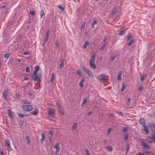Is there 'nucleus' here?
<instances>
[{
	"label": "nucleus",
	"instance_id": "f257e3e1",
	"mask_svg": "<svg viewBox=\"0 0 155 155\" xmlns=\"http://www.w3.org/2000/svg\"><path fill=\"white\" fill-rule=\"evenodd\" d=\"M95 54L93 53L91 56L90 60L89 62L90 67L92 69H95L96 68V66L94 62L95 61Z\"/></svg>",
	"mask_w": 155,
	"mask_h": 155
},
{
	"label": "nucleus",
	"instance_id": "f03ea898",
	"mask_svg": "<svg viewBox=\"0 0 155 155\" xmlns=\"http://www.w3.org/2000/svg\"><path fill=\"white\" fill-rule=\"evenodd\" d=\"M42 77V75L41 73H38V74L35 75V77L33 75H32L31 78L34 81H37L38 82H39L41 81V78Z\"/></svg>",
	"mask_w": 155,
	"mask_h": 155
},
{
	"label": "nucleus",
	"instance_id": "7ed1b4c3",
	"mask_svg": "<svg viewBox=\"0 0 155 155\" xmlns=\"http://www.w3.org/2000/svg\"><path fill=\"white\" fill-rule=\"evenodd\" d=\"M105 76V74H101L97 76V78L101 82H104L107 81L106 79L104 78Z\"/></svg>",
	"mask_w": 155,
	"mask_h": 155
},
{
	"label": "nucleus",
	"instance_id": "20e7f679",
	"mask_svg": "<svg viewBox=\"0 0 155 155\" xmlns=\"http://www.w3.org/2000/svg\"><path fill=\"white\" fill-rule=\"evenodd\" d=\"M23 109L25 111H29L33 109L32 106L31 105H24L22 106Z\"/></svg>",
	"mask_w": 155,
	"mask_h": 155
},
{
	"label": "nucleus",
	"instance_id": "39448f33",
	"mask_svg": "<svg viewBox=\"0 0 155 155\" xmlns=\"http://www.w3.org/2000/svg\"><path fill=\"white\" fill-rule=\"evenodd\" d=\"M140 142L141 145L143 147V149L149 150L150 149V147L148 146V144L145 143L143 140H141Z\"/></svg>",
	"mask_w": 155,
	"mask_h": 155
},
{
	"label": "nucleus",
	"instance_id": "423d86ee",
	"mask_svg": "<svg viewBox=\"0 0 155 155\" xmlns=\"http://www.w3.org/2000/svg\"><path fill=\"white\" fill-rule=\"evenodd\" d=\"M143 129L142 130V132L144 134H147L149 133V131L148 130L147 127L145 124H143Z\"/></svg>",
	"mask_w": 155,
	"mask_h": 155
},
{
	"label": "nucleus",
	"instance_id": "0eeeda50",
	"mask_svg": "<svg viewBox=\"0 0 155 155\" xmlns=\"http://www.w3.org/2000/svg\"><path fill=\"white\" fill-rule=\"evenodd\" d=\"M50 31L48 30L47 31L46 33V35H45V38L43 40V43H45L48 40L49 38V34H50Z\"/></svg>",
	"mask_w": 155,
	"mask_h": 155
},
{
	"label": "nucleus",
	"instance_id": "6e6552de",
	"mask_svg": "<svg viewBox=\"0 0 155 155\" xmlns=\"http://www.w3.org/2000/svg\"><path fill=\"white\" fill-rule=\"evenodd\" d=\"M8 93V91L7 90H4V91L3 93L2 96L3 97L4 99L5 100H7V94Z\"/></svg>",
	"mask_w": 155,
	"mask_h": 155
},
{
	"label": "nucleus",
	"instance_id": "1a4fd4ad",
	"mask_svg": "<svg viewBox=\"0 0 155 155\" xmlns=\"http://www.w3.org/2000/svg\"><path fill=\"white\" fill-rule=\"evenodd\" d=\"M38 110L37 109H36L35 110L32 111V113L30 114H27L26 115H28V116H31L32 115H37L38 113Z\"/></svg>",
	"mask_w": 155,
	"mask_h": 155
},
{
	"label": "nucleus",
	"instance_id": "9d476101",
	"mask_svg": "<svg viewBox=\"0 0 155 155\" xmlns=\"http://www.w3.org/2000/svg\"><path fill=\"white\" fill-rule=\"evenodd\" d=\"M5 142L6 144L7 147H8L10 149H11L10 145V140L8 139H5Z\"/></svg>",
	"mask_w": 155,
	"mask_h": 155
},
{
	"label": "nucleus",
	"instance_id": "9b49d317",
	"mask_svg": "<svg viewBox=\"0 0 155 155\" xmlns=\"http://www.w3.org/2000/svg\"><path fill=\"white\" fill-rule=\"evenodd\" d=\"M122 71H118V74L117 75V78L118 80L121 81V76L122 75Z\"/></svg>",
	"mask_w": 155,
	"mask_h": 155
},
{
	"label": "nucleus",
	"instance_id": "f8f14e48",
	"mask_svg": "<svg viewBox=\"0 0 155 155\" xmlns=\"http://www.w3.org/2000/svg\"><path fill=\"white\" fill-rule=\"evenodd\" d=\"M41 142L42 143L45 139L46 137L45 134L44 133L41 134Z\"/></svg>",
	"mask_w": 155,
	"mask_h": 155
},
{
	"label": "nucleus",
	"instance_id": "ddd939ff",
	"mask_svg": "<svg viewBox=\"0 0 155 155\" xmlns=\"http://www.w3.org/2000/svg\"><path fill=\"white\" fill-rule=\"evenodd\" d=\"M8 111V114L9 116L11 118L13 116H12V111L10 109H8L7 110Z\"/></svg>",
	"mask_w": 155,
	"mask_h": 155
},
{
	"label": "nucleus",
	"instance_id": "4468645a",
	"mask_svg": "<svg viewBox=\"0 0 155 155\" xmlns=\"http://www.w3.org/2000/svg\"><path fill=\"white\" fill-rule=\"evenodd\" d=\"M139 123L141 125L145 124V120L144 118H142L140 119L139 121Z\"/></svg>",
	"mask_w": 155,
	"mask_h": 155
},
{
	"label": "nucleus",
	"instance_id": "2eb2a0df",
	"mask_svg": "<svg viewBox=\"0 0 155 155\" xmlns=\"http://www.w3.org/2000/svg\"><path fill=\"white\" fill-rule=\"evenodd\" d=\"M77 124L76 122L74 123L73 126L71 127V129L72 130H75L77 127Z\"/></svg>",
	"mask_w": 155,
	"mask_h": 155
},
{
	"label": "nucleus",
	"instance_id": "dca6fc26",
	"mask_svg": "<svg viewBox=\"0 0 155 155\" xmlns=\"http://www.w3.org/2000/svg\"><path fill=\"white\" fill-rule=\"evenodd\" d=\"M147 76L146 74H143V76L140 77V79L141 82H143L144 79H146Z\"/></svg>",
	"mask_w": 155,
	"mask_h": 155
},
{
	"label": "nucleus",
	"instance_id": "f3484780",
	"mask_svg": "<svg viewBox=\"0 0 155 155\" xmlns=\"http://www.w3.org/2000/svg\"><path fill=\"white\" fill-rule=\"evenodd\" d=\"M146 139L147 141L149 142H151L153 141V139H152V137H148L146 138Z\"/></svg>",
	"mask_w": 155,
	"mask_h": 155
},
{
	"label": "nucleus",
	"instance_id": "a211bd4d",
	"mask_svg": "<svg viewBox=\"0 0 155 155\" xmlns=\"http://www.w3.org/2000/svg\"><path fill=\"white\" fill-rule=\"evenodd\" d=\"M148 125L150 127L153 128L154 129H155V124L150 122L149 123Z\"/></svg>",
	"mask_w": 155,
	"mask_h": 155
},
{
	"label": "nucleus",
	"instance_id": "6ab92c4d",
	"mask_svg": "<svg viewBox=\"0 0 155 155\" xmlns=\"http://www.w3.org/2000/svg\"><path fill=\"white\" fill-rule=\"evenodd\" d=\"M84 81V79L83 78L81 80V81L79 83V85L80 87H83L84 86V85L83 84V82Z\"/></svg>",
	"mask_w": 155,
	"mask_h": 155
},
{
	"label": "nucleus",
	"instance_id": "aec40b11",
	"mask_svg": "<svg viewBox=\"0 0 155 155\" xmlns=\"http://www.w3.org/2000/svg\"><path fill=\"white\" fill-rule=\"evenodd\" d=\"M48 114L50 116H53L54 114V112L51 110H48Z\"/></svg>",
	"mask_w": 155,
	"mask_h": 155
},
{
	"label": "nucleus",
	"instance_id": "412c9836",
	"mask_svg": "<svg viewBox=\"0 0 155 155\" xmlns=\"http://www.w3.org/2000/svg\"><path fill=\"white\" fill-rule=\"evenodd\" d=\"M55 79V75L54 73H52L51 74V77L50 78V81L51 82H52Z\"/></svg>",
	"mask_w": 155,
	"mask_h": 155
},
{
	"label": "nucleus",
	"instance_id": "4be33fe9",
	"mask_svg": "<svg viewBox=\"0 0 155 155\" xmlns=\"http://www.w3.org/2000/svg\"><path fill=\"white\" fill-rule=\"evenodd\" d=\"M97 21L95 20L93 21L91 25V27L92 28H94V25L97 24Z\"/></svg>",
	"mask_w": 155,
	"mask_h": 155
},
{
	"label": "nucleus",
	"instance_id": "5701e85b",
	"mask_svg": "<svg viewBox=\"0 0 155 155\" xmlns=\"http://www.w3.org/2000/svg\"><path fill=\"white\" fill-rule=\"evenodd\" d=\"M117 12V8H114L112 12H111V14L112 15H114V14H116Z\"/></svg>",
	"mask_w": 155,
	"mask_h": 155
},
{
	"label": "nucleus",
	"instance_id": "b1692460",
	"mask_svg": "<svg viewBox=\"0 0 155 155\" xmlns=\"http://www.w3.org/2000/svg\"><path fill=\"white\" fill-rule=\"evenodd\" d=\"M64 65V62L63 60L61 61V62L59 64V67L60 68H61L63 67Z\"/></svg>",
	"mask_w": 155,
	"mask_h": 155
},
{
	"label": "nucleus",
	"instance_id": "393cba45",
	"mask_svg": "<svg viewBox=\"0 0 155 155\" xmlns=\"http://www.w3.org/2000/svg\"><path fill=\"white\" fill-rule=\"evenodd\" d=\"M87 101V99L86 97L84 98L82 103L81 104V106H83L84 105V104H85Z\"/></svg>",
	"mask_w": 155,
	"mask_h": 155
},
{
	"label": "nucleus",
	"instance_id": "a878e982",
	"mask_svg": "<svg viewBox=\"0 0 155 155\" xmlns=\"http://www.w3.org/2000/svg\"><path fill=\"white\" fill-rule=\"evenodd\" d=\"M106 149L109 151L111 152L113 150V148L111 146H109L106 147Z\"/></svg>",
	"mask_w": 155,
	"mask_h": 155
},
{
	"label": "nucleus",
	"instance_id": "bb28decb",
	"mask_svg": "<svg viewBox=\"0 0 155 155\" xmlns=\"http://www.w3.org/2000/svg\"><path fill=\"white\" fill-rule=\"evenodd\" d=\"M87 73V74L90 76H92L93 75V74L92 72L91 71L89 70H88L86 72Z\"/></svg>",
	"mask_w": 155,
	"mask_h": 155
},
{
	"label": "nucleus",
	"instance_id": "cd10ccee",
	"mask_svg": "<svg viewBox=\"0 0 155 155\" xmlns=\"http://www.w3.org/2000/svg\"><path fill=\"white\" fill-rule=\"evenodd\" d=\"M18 116L19 117H23L24 116H28V115H26H26L23 114L21 113H18Z\"/></svg>",
	"mask_w": 155,
	"mask_h": 155
},
{
	"label": "nucleus",
	"instance_id": "c85d7f7f",
	"mask_svg": "<svg viewBox=\"0 0 155 155\" xmlns=\"http://www.w3.org/2000/svg\"><path fill=\"white\" fill-rule=\"evenodd\" d=\"M126 85L124 83H123L122 85V87L121 89V91H123L125 88Z\"/></svg>",
	"mask_w": 155,
	"mask_h": 155
},
{
	"label": "nucleus",
	"instance_id": "c756f323",
	"mask_svg": "<svg viewBox=\"0 0 155 155\" xmlns=\"http://www.w3.org/2000/svg\"><path fill=\"white\" fill-rule=\"evenodd\" d=\"M89 42L87 41H86L85 43L84 44L83 47L84 48H86L87 47V45H88Z\"/></svg>",
	"mask_w": 155,
	"mask_h": 155
},
{
	"label": "nucleus",
	"instance_id": "7c9ffc66",
	"mask_svg": "<svg viewBox=\"0 0 155 155\" xmlns=\"http://www.w3.org/2000/svg\"><path fill=\"white\" fill-rule=\"evenodd\" d=\"M26 139L27 141V144L28 145H29L30 142V141L29 139V137L28 136H27L26 137Z\"/></svg>",
	"mask_w": 155,
	"mask_h": 155
},
{
	"label": "nucleus",
	"instance_id": "2f4dec72",
	"mask_svg": "<svg viewBox=\"0 0 155 155\" xmlns=\"http://www.w3.org/2000/svg\"><path fill=\"white\" fill-rule=\"evenodd\" d=\"M54 148L56 149H60V147H59V143H57L54 146Z\"/></svg>",
	"mask_w": 155,
	"mask_h": 155
},
{
	"label": "nucleus",
	"instance_id": "473e14b6",
	"mask_svg": "<svg viewBox=\"0 0 155 155\" xmlns=\"http://www.w3.org/2000/svg\"><path fill=\"white\" fill-rule=\"evenodd\" d=\"M125 30H126L121 31L118 34L120 35H124L125 33Z\"/></svg>",
	"mask_w": 155,
	"mask_h": 155
},
{
	"label": "nucleus",
	"instance_id": "72a5a7b5",
	"mask_svg": "<svg viewBox=\"0 0 155 155\" xmlns=\"http://www.w3.org/2000/svg\"><path fill=\"white\" fill-rule=\"evenodd\" d=\"M85 22H83L81 26V29H83L84 28L85 26Z\"/></svg>",
	"mask_w": 155,
	"mask_h": 155
},
{
	"label": "nucleus",
	"instance_id": "f704fd0d",
	"mask_svg": "<svg viewBox=\"0 0 155 155\" xmlns=\"http://www.w3.org/2000/svg\"><path fill=\"white\" fill-rule=\"evenodd\" d=\"M58 7L61 10V12H63L64 9V8L62 7L61 5H58Z\"/></svg>",
	"mask_w": 155,
	"mask_h": 155
},
{
	"label": "nucleus",
	"instance_id": "c9c22d12",
	"mask_svg": "<svg viewBox=\"0 0 155 155\" xmlns=\"http://www.w3.org/2000/svg\"><path fill=\"white\" fill-rule=\"evenodd\" d=\"M131 99L130 98L128 99L127 101H126V103L127 105H129L130 103Z\"/></svg>",
	"mask_w": 155,
	"mask_h": 155
},
{
	"label": "nucleus",
	"instance_id": "e433bc0d",
	"mask_svg": "<svg viewBox=\"0 0 155 155\" xmlns=\"http://www.w3.org/2000/svg\"><path fill=\"white\" fill-rule=\"evenodd\" d=\"M134 42V41L133 40H131L130 42L128 43V45H130Z\"/></svg>",
	"mask_w": 155,
	"mask_h": 155
},
{
	"label": "nucleus",
	"instance_id": "4c0bfd02",
	"mask_svg": "<svg viewBox=\"0 0 155 155\" xmlns=\"http://www.w3.org/2000/svg\"><path fill=\"white\" fill-rule=\"evenodd\" d=\"M128 139V135L127 134H125L124 135V139L125 141V142L127 141Z\"/></svg>",
	"mask_w": 155,
	"mask_h": 155
},
{
	"label": "nucleus",
	"instance_id": "58836bf2",
	"mask_svg": "<svg viewBox=\"0 0 155 155\" xmlns=\"http://www.w3.org/2000/svg\"><path fill=\"white\" fill-rule=\"evenodd\" d=\"M41 14H40V15L41 16V17H42L43 16H44L45 15V13H44V11L43 10H42L41 12Z\"/></svg>",
	"mask_w": 155,
	"mask_h": 155
},
{
	"label": "nucleus",
	"instance_id": "ea45409f",
	"mask_svg": "<svg viewBox=\"0 0 155 155\" xmlns=\"http://www.w3.org/2000/svg\"><path fill=\"white\" fill-rule=\"evenodd\" d=\"M25 71L27 72H29L30 71L29 67L28 66L26 67L25 68Z\"/></svg>",
	"mask_w": 155,
	"mask_h": 155
},
{
	"label": "nucleus",
	"instance_id": "a19ab883",
	"mask_svg": "<svg viewBox=\"0 0 155 155\" xmlns=\"http://www.w3.org/2000/svg\"><path fill=\"white\" fill-rule=\"evenodd\" d=\"M76 74L79 75L80 76H81V71L79 70H78L76 72Z\"/></svg>",
	"mask_w": 155,
	"mask_h": 155
},
{
	"label": "nucleus",
	"instance_id": "79ce46f5",
	"mask_svg": "<svg viewBox=\"0 0 155 155\" xmlns=\"http://www.w3.org/2000/svg\"><path fill=\"white\" fill-rule=\"evenodd\" d=\"M85 152L86 155H91L89 150L88 149H86L85 150Z\"/></svg>",
	"mask_w": 155,
	"mask_h": 155
},
{
	"label": "nucleus",
	"instance_id": "37998d69",
	"mask_svg": "<svg viewBox=\"0 0 155 155\" xmlns=\"http://www.w3.org/2000/svg\"><path fill=\"white\" fill-rule=\"evenodd\" d=\"M17 38L18 39H23V36H21V35H18V36Z\"/></svg>",
	"mask_w": 155,
	"mask_h": 155
},
{
	"label": "nucleus",
	"instance_id": "c03bdc74",
	"mask_svg": "<svg viewBox=\"0 0 155 155\" xmlns=\"http://www.w3.org/2000/svg\"><path fill=\"white\" fill-rule=\"evenodd\" d=\"M86 72H87L89 69L87 68L85 66H83L82 68Z\"/></svg>",
	"mask_w": 155,
	"mask_h": 155
},
{
	"label": "nucleus",
	"instance_id": "a18cd8bd",
	"mask_svg": "<svg viewBox=\"0 0 155 155\" xmlns=\"http://www.w3.org/2000/svg\"><path fill=\"white\" fill-rule=\"evenodd\" d=\"M130 149V146L129 144H127L126 151H128Z\"/></svg>",
	"mask_w": 155,
	"mask_h": 155
},
{
	"label": "nucleus",
	"instance_id": "49530a36",
	"mask_svg": "<svg viewBox=\"0 0 155 155\" xmlns=\"http://www.w3.org/2000/svg\"><path fill=\"white\" fill-rule=\"evenodd\" d=\"M53 136H50L48 137V139L49 140L51 141L50 142L51 143V140Z\"/></svg>",
	"mask_w": 155,
	"mask_h": 155
},
{
	"label": "nucleus",
	"instance_id": "de8ad7c7",
	"mask_svg": "<svg viewBox=\"0 0 155 155\" xmlns=\"http://www.w3.org/2000/svg\"><path fill=\"white\" fill-rule=\"evenodd\" d=\"M39 69V67L38 66H36L35 67V70L38 71Z\"/></svg>",
	"mask_w": 155,
	"mask_h": 155
},
{
	"label": "nucleus",
	"instance_id": "09e8293b",
	"mask_svg": "<svg viewBox=\"0 0 155 155\" xmlns=\"http://www.w3.org/2000/svg\"><path fill=\"white\" fill-rule=\"evenodd\" d=\"M107 44L106 43H105L104 45H103L101 47L99 48H103L105 47L106 46Z\"/></svg>",
	"mask_w": 155,
	"mask_h": 155
},
{
	"label": "nucleus",
	"instance_id": "8fccbe9b",
	"mask_svg": "<svg viewBox=\"0 0 155 155\" xmlns=\"http://www.w3.org/2000/svg\"><path fill=\"white\" fill-rule=\"evenodd\" d=\"M9 56V54L8 53L5 54L4 55V57L5 58H8Z\"/></svg>",
	"mask_w": 155,
	"mask_h": 155
},
{
	"label": "nucleus",
	"instance_id": "3c124183",
	"mask_svg": "<svg viewBox=\"0 0 155 155\" xmlns=\"http://www.w3.org/2000/svg\"><path fill=\"white\" fill-rule=\"evenodd\" d=\"M143 87L141 86H140L138 88V90L140 91H141L143 90Z\"/></svg>",
	"mask_w": 155,
	"mask_h": 155
},
{
	"label": "nucleus",
	"instance_id": "603ef678",
	"mask_svg": "<svg viewBox=\"0 0 155 155\" xmlns=\"http://www.w3.org/2000/svg\"><path fill=\"white\" fill-rule=\"evenodd\" d=\"M35 12L33 11H31L30 12V14L31 15H34Z\"/></svg>",
	"mask_w": 155,
	"mask_h": 155
},
{
	"label": "nucleus",
	"instance_id": "864d4df0",
	"mask_svg": "<svg viewBox=\"0 0 155 155\" xmlns=\"http://www.w3.org/2000/svg\"><path fill=\"white\" fill-rule=\"evenodd\" d=\"M117 56V53H113V57L114 58H116Z\"/></svg>",
	"mask_w": 155,
	"mask_h": 155
},
{
	"label": "nucleus",
	"instance_id": "5fc2aeb1",
	"mask_svg": "<svg viewBox=\"0 0 155 155\" xmlns=\"http://www.w3.org/2000/svg\"><path fill=\"white\" fill-rule=\"evenodd\" d=\"M38 72V71H37L36 70H35L34 72H33V74L32 75H35L36 74H37V73Z\"/></svg>",
	"mask_w": 155,
	"mask_h": 155
},
{
	"label": "nucleus",
	"instance_id": "6e6d98bb",
	"mask_svg": "<svg viewBox=\"0 0 155 155\" xmlns=\"http://www.w3.org/2000/svg\"><path fill=\"white\" fill-rule=\"evenodd\" d=\"M49 133L51 136H53V131L52 130H50L49 131Z\"/></svg>",
	"mask_w": 155,
	"mask_h": 155
},
{
	"label": "nucleus",
	"instance_id": "4d7b16f0",
	"mask_svg": "<svg viewBox=\"0 0 155 155\" xmlns=\"http://www.w3.org/2000/svg\"><path fill=\"white\" fill-rule=\"evenodd\" d=\"M127 130V129L126 127H124L123 128V132H124Z\"/></svg>",
	"mask_w": 155,
	"mask_h": 155
},
{
	"label": "nucleus",
	"instance_id": "13d9d810",
	"mask_svg": "<svg viewBox=\"0 0 155 155\" xmlns=\"http://www.w3.org/2000/svg\"><path fill=\"white\" fill-rule=\"evenodd\" d=\"M23 121H21L19 122V124L20 125L21 127L22 125L23 124Z\"/></svg>",
	"mask_w": 155,
	"mask_h": 155
},
{
	"label": "nucleus",
	"instance_id": "bf43d9fd",
	"mask_svg": "<svg viewBox=\"0 0 155 155\" xmlns=\"http://www.w3.org/2000/svg\"><path fill=\"white\" fill-rule=\"evenodd\" d=\"M24 103V104H31V101H30V102H28V101H26Z\"/></svg>",
	"mask_w": 155,
	"mask_h": 155
},
{
	"label": "nucleus",
	"instance_id": "052dcab7",
	"mask_svg": "<svg viewBox=\"0 0 155 155\" xmlns=\"http://www.w3.org/2000/svg\"><path fill=\"white\" fill-rule=\"evenodd\" d=\"M131 37H132L131 36V35H130L129 36L127 37V40H129L131 38Z\"/></svg>",
	"mask_w": 155,
	"mask_h": 155
},
{
	"label": "nucleus",
	"instance_id": "680f3d73",
	"mask_svg": "<svg viewBox=\"0 0 155 155\" xmlns=\"http://www.w3.org/2000/svg\"><path fill=\"white\" fill-rule=\"evenodd\" d=\"M30 53L29 52H25L23 54L24 55H26L27 54H29Z\"/></svg>",
	"mask_w": 155,
	"mask_h": 155
},
{
	"label": "nucleus",
	"instance_id": "e2e57ef3",
	"mask_svg": "<svg viewBox=\"0 0 155 155\" xmlns=\"http://www.w3.org/2000/svg\"><path fill=\"white\" fill-rule=\"evenodd\" d=\"M92 112L91 111H90L88 112V116L91 115L92 114Z\"/></svg>",
	"mask_w": 155,
	"mask_h": 155
},
{
	"label": "nucleus",
	"instance_id": "0e129e2a",
	"mask_svg": "<svg viewBox=\"0 0 155 155\" xmlns=\"http://www.w3.org/2000/svg\"><path fill=\"white\" fill-rule=\"evenodd\" d=\"M55 45L56 46H57V48L59 47V43H58V42H57L55 44Z\"/></svg>",
	"mask_w": 155,
	"mask_h": 155
},
{
	"label": "nucleus",
	"instance_id": "69168bd1",
	"mask_svg": "<svg viewBox=\"0 0 155 155\" xmlns=\"http://www.w3.org/2000/svg\"><path fill=\"white\" fill-rule=\"evenodd\" d=\"M60 150V149H56L55 151V153L56 154L57 153H58L59 151Z\"/></svg>",
	"mask_w": 155,
	"mask_h": 155
},
{
	"label": "nucleus",
	"instance_id": "338daca9",
	"mask_svg": "<svg viewBox=\"0 0 155 155\" xmlns=\"http://www.w3.org/2000/svg\"><path fill=\"white\" fill-rule=\"evenodd\" d=\"M137 155H145V154L141 153L139 152L138 153Z\"/></svg>",
	"mask_w": 155,
	"mask_h": 155
},
{
	"label": "nucleus",
	"instance_id": "774afa93",
	"mask_svg": "<svg viewBox=\"0 0 155 155\" xmlns=\"http://www.w3.org/2000/svg\"><path fill=\"white\" fill-rule=\"evenodd\" d=\"M152 139H153V141L155 142V136L152 137Z\"/></svg>",
	"mask_w": 155,
	"mask_h": 155
}]
</instances>
